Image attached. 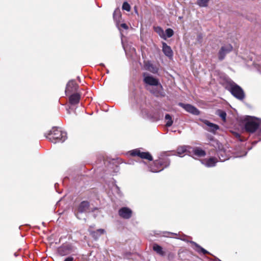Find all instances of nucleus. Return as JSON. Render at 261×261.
Listing matches in <instances>:
<instances>
[{
    "mask_svg": "<svg viewBox=\"0 0 261 261\" xmlns=\"http://www.w3.org/2000/svg\"><path fill=\"white\" fill-rule=\"evenodd\" d=\"M165 119L167 120L166 126L167 127L171 126L173 124V120L172 119V117L169 114H167L165 115Z\"/></svg>",
    "mask_w": 261,
    "mask_h": 261,
    "instance_id": "26",
    "label": "nucleus"
},
{
    "mask_svg": "<svg viewBox=\"0 0 261 261\" xmlns=\"http://www.w3.org/2000/svg\"><path fill=\"white\" fill-rule=\"evenodd\" d=\"M105 230L103 229H98L96 231H92L90 232V235L94 239L97 240L101 234H103Z\"/></svg>",
    "mask_w": 261,
    "mask_h": 261,
    "instance_id": "21",
    "label": "nucleus"
},
{
    "mask_svg": "<svg viewBox=\"0 0 261 261\" xmlns=\"http://www.w3.org/2000/svg\"><path fill=\"white\" fill-rule=\"evenodd\" d=\"M78 88V85L74 81H69L67 83L66 87L65 93L66 95H68L72 92H76Z\"/></svg>",
    "mask_w": 261,
    "mask_h": 261,
    "instance_id": "14",
    "label": "nucleus"
},
{
    "mask_svg": "<svg viewBox=\"0 0 261 261\" xmlns=\"http://www.w3.org/2000/svg\"><path fill=\"white\" fill-rule=\"evenodd\" d=\"M122 8L123 10L127 12H129L130 10V6L129 4L126 2H125L123 3Z\"/></svg>",
    "mask_w": 261,
    "mask_h": 261,
    "instance_id": "28",
    "label": "nucleus"
},
{
    "mask_svg": "<svg viewBox=\"0 0 261 261\" xmlns=\"http://www.w3.org/2000/svg\"><path fill=\"white\" fill-rule=\"evenodd\" d=\"M217 162V160L216 158L211 157L208 159H204L203 160V164H204L207 167H211L215 166Z\"/></svg>",
    "mask_w": 261,
    "mask_h": 261,
    "instance_id": "18",
    "label": "nucleus"
},
{
    "mask_svg": "<svg viewBox=\"0 0 261 261\" xmlns=\"http://www.w3.org/2000/svg\"><path fill=\"white\" fill-rule=\"evenodd\" d=\"M178 106L191 114L195 115H199L200 114V111L196 107L190 104H185L179 102Z\"/></svg>",
    "mask_w": 261,
    "mask_h": 261,
    "instance_id": "10",
    "label": "nucleus"
},
{
    "mask_svg": "<svg viewBox=\"0 0 261 261\" xmlns=\"http://www.w3.org/2000/svg\"><path fill=\"white\" fill-rule=\"evenodd\" d=\"M81 95L79 93H74L69 96V101L71 105H75L79 103Z\"/></svg>",
    "mask_w": 261,
    "mask_h": 261,
    "instance_id": "16",
    "label": "nucleus"
},
{
    "mask_svg": "<svg viewBox=\"0 0 261 261\" xmlns=\"http://www.w3.org/2000/svg\"><path fill=\"white\" fill-rule=\"evenodd\" d=\"M203 122L207 126V127L205 129L211 133L215 134L216 132L219 129V125L210 122L209 121L207 120H204Z\"/></svg>",
    "mask_w": 261,
    "mask_h": 261,
    "instance_id": "15",
    "label": "nucleus"
},
{
    "mask_svg": "<svg viewBox=\"0 0 261 261\" xmlns=\"http://www.w3.org/2000/svg\"><path fill=\"white\" fill-rule=\"evenodd\" d=\"M229 91L238 99L242 100L245 98V95L243 90L236 83L233 85Z\"/></svg>",
    "mask_w": 261,
    "mask_h": 261,
    "instance_id": "4",
    "label": "nucleus"
},
{
    "mask_svg": "<svg viewBox=\"0 0 261 261\" xmlns=\"http://www.w3.org/2000/svg\"><path fill=\"white\" fill-rule=\"evenodd\" d=\"M166 34L168 38L172 37L174 34V32L172 29L168 28L166 30Z\"/></svg>",
    "mask_w": 261,
    "mask_h": 261,
    "instance_id": "29",
    "label": "nucleus"
},
{
    "mask_svg": "<svg viewBox=\"0 0 261 261\" xmlns=\"http://www.w3.org/2000/svg\"><path fill=\"white\" fill-rule=\"evenodd\" d=\"M146 73L143 74L144 79L143 82L144 83L150 86H158L160 84L158 79L154 78L151 75H145Z\"/></svg>",
    "mask_w": 261,
    "mask_h": 261,
    "instance_id": "11",
    "label": "nucleus"
},
{
    "mask_svg": "<svg viewBox=\"0 0 261 261\" xmlns=\"http://www.w3.org/2000/svg\"><path fill=\"white\" fill-rule=\"evenodd\" d=\"M259 136H261V127L260 128L259 132Z\"/></svg>",
    "mask_w": 261,
    "mask_h": 261,
    "instance_id": "34",
    "label": "nucleus"
},
{
    "mask_svg": "<svg viewBox=\"0 0 261 261\" xmlns=\"http://www.w3.org/2000/svg\"><path fill=\"white\" fill-rule=\"evenodd\" d=\"M120 26H121V28H122L123 29H125V30H127L128 28L127 25L126 23H121L120 24Z\"/></svg>",
    "mask_w": 261,
    "mask_h": 261,
    "instance_id": "32",
    "label": "nucleus"
},
{
    "mask_svg": "<svg viewBox=\"0 0 261 261\" xmlns=\"http://www.w3.org/2000/svg\"><path fill=\"white\" fill-rule=\"evenodd\" d=\"M73 257L71 256L65 258L64 261H73Z\"/></svg>",
    "mask_w": 261,
    "mask_h": 261,
    "instance_id": "33",
    "label": "nucleus"
},
{
    "mask_svg": "<svg viewBox=\"0 0 261 261\" xmlns=\"http://www.w3.org/2000/svg\"><path fill=\"white\" fill-rule=\"evenodd\" d=\"M121 16V12L119 9H116L113 13V18L117 21H119Z\"/></svg>",
    "mask_w": 261,
    "mask_h": 261,
    "instance_id": "27",
    "label": "nucleus"
},
{
    "mask_svg": "<svg viewBox=\"0 0 261 261\" xmlns=\"http://www.w3.org/2000/svg\"><path fill=\"white\" fill-rule=\"evenodd\" d=\"M193 154L198 157H203L206 155L205 151L199 147L193 149Z\"/></svg>",
    "mask_w": 261,
    "mask_h": 261,
    "instance_id": "22",
    "label": "nucleus"
},
{
    "mask_svg": "<svg viewBox=\"0 0 261 261\" xmlns=\"http://www.w3.org/2000/svg\"><path fill=\"white\" fill-rule=\"evenodd\" d=\"M244 122L245 129L248 133H253L259 128V122L251 117L246 118Z\"/></svg>",
    "mask_w": 261,
    "mask_h": 261,
    "instance_id": "3",
    "label": "nucleus"
},
{
    "mask_svg": "<svg viewBox=\"0 0 261 261\" xmlns=\"http://www.w3.org/2000/svg\"><path fill=\"white\" fill-rule=\"evenodd\" d=\"M220 84L223 86L226 90L229 91L235 83L229 77L223 76L220 77Z\"/></svg>",
    "mask_w": 261,
    "mask_h": 261,
    "instance_id": "9",
    "label": "nucleus"
},
{
    "mask_svg": "<svg viewBox=\"0 0 261 261\" xmlns=\"http://www.w3.org/2000/svg\"><path fill=\"white\" fill-rule=\"evenodd\" d=\"M130 154L133 156H139L142 159L148 161H152L153 158L149 152H142L139 149H136L130 151Z\"/></svg>",
    "mask_w": 261,
    "mask_h": 261,
    "instance_id": "5",
    "label": "nucleus"
},
{
    "mask_svg": "<svg viewBox=\"0 0 261 261\" xmlns=\"http://www.w3.org/2000/svg\"><path fill=\"white\" fill-rule=\"evenodd\" d=\"M170 164V160L167 157L160 158L150 165L149 170L152 172H158L168 167Z\"/></svg>",
    "mask_w": 261,
    "mask_h": 261,
    "instance_id": "2",
    "label": "nucleus"
},
{
    "mask_svg": "<svg viewBox=\"0 0 261 261\" xmlns=\"http://www.w3.org/2000/svg\"><path fill=\"white\" fill-rule=\"evenodd\" d=\"M133 214L132 211L127 207H123L119 209L118 211L119 215L122 218L128 219L132 217Z\"/></svg>",
    "mask_w": 261,
    "mask_h": 261,
    "instance_id": "12",
    "label": "nucleus"
},
{
    "mask_svg": "<svg viewBox=\"0 0 261 261\" xmlns=\"http://www.w3.org/2000/svg\"><path fill=\"white\" fill-rule=\"evenodd\" d=\"M233 49V47L231 44H227L222 46L218 52V59L222 61L224 59L225 56L231 52Z\"/></svg>",
    "mask_w": 261,
    "mask_h": 261,
    "instance_id": "8",
    "label": "nucleus"
},
{
    "mask_svg": "<svg viewBox=\"0 0 261 261\" xmlns=\"http://www.w3.org/2000/svg\"><path fill=\"white\" fill-rule=\"evenodd\" d=\"M154 31L162 38L166 39V36L164 33V30L160 27H154Z\"/></svg>",
    "mask_w": 261,
    "mask_h": 261,
    "instance_id": "23",
    "label": "nucleus"
},
{
    "mask_svg": "<svg viewBox=\"0 0 261 261\" xmlns=\"http://www.w3.org/2000/svg\"><path fill=\"white\" fill-rule=\"evenodd\" d=\"M90 207V202L87 200L82 201L76 207L75 214L77 217L79 213H85L89 212Z\"/></svg>",
    "mask_w": 261,
    "mask_h": 261,
    "instance_id": "6",
    "label": "nucleus"
},
{
    "mask_svg": "<svg viewBox=\"0 0 261 261\" xmlns=\"http://www.w3.org/2000/svg\"><path fill=\"white\" fill-rule=\"evenodd\" d=\"M147 69L152 73L157 72V69L154 67L152 64H149L147 67Z\"/></svg>",
    "mask_w": 261,
    "mask_h": 261,
    "instance_id": "31",
    "label": "nucleus"
},
{
    "mask_svg": "<svg viewBox=\"0 0 261 261\" xmlns=\"http://www.w3.org/2000/svg\"><path fill=\"white\" fill-rule=\"evenodd\" d=\"M219 115L222 118V119L225 121L226 120V113L223 111L219 110Z\"/></svg>",
    "mask_w": 261,
    "mask_h": 261,
    "instance_id": "30",
    "label": "nucleus"
},
{
    "mask_svg": "<svg viewBox=\"0 0 261 261\" xmlns=\"http://www.w3.org/2000/svg\"><path fill=\"white\" fill-rule=\"evenodd\" d=\"M222 161H225V159H223V160H221Z\"/></svg>",
    "mask_w": 261,
    "mask_h": 261,
    "instance_id": "35",
    "label": "nucleus"
},
{
    "mask_svg": "<svg viewBox=\"0 0 261 261\" xmlns=\"http://www.w3.org/2000/svg\"><path fill=\"white\" fill-rule=\"evenodd\" d=\"M152 249L154 251L159 255L163 256L165 255V252L163 250L162 247L158 244L154 243L153 245Z\"/></svg>",
    "mask_w": 261,
    "mask_h": 261,
    "instance_id": "20",
    "label": "nucleus"
},
{
    "mask_svg": "<svg viewBox=\"0 0 261 261\" xmlns=\"http://www.w3.org/2000/svg\"><path fill=\"white\" fill-rule=\"evenodd\" d=\"M210 0H197V4L200 7H206L208 6Z\"/></svg>",
    "mask_w": 261,
    "mask_h": 261,
    "instance_id": "25",
    "label": "nucleus"
},
{
    "mask_svg": "<svg viewBox=\"0 0 261 261\" xmlns=\"http://www.w3.org/2000/svg\"><path fill=\"white\" fill-rule=\"evenodd\" d=\"M157 87L152 88L149 91L151 93L153 94L155 97H163L165 96V94L164 92L163 86L160 84Z\"/></svg>",
    "mask_w": 261,
    "mask_h": 261,
    "instance_id": "13",
    "label": "nucleus"
},
{
    "mask_svg": "<svg viewBox=\"0 0 261 261\" xmlns=\"http://www.w3.org/2000/svg\"><path fill=\"white\" fill-rule=\"evenodd\" d=\"M187 147L186 146H179L177 147L176 149L177 154L180 156H184L187 151Z\"/></svg>",
    "mask_w": 261,
    "mask_h": 261,
    "instance_id": "24",
    "label": "nucleus"
},
{
    "mask_svg": "<svg viewBox=\"0 0 261 261\" xmlns=\"http://www.w3.org/2000/svg\"><path fill=\"white\" fill-rule=\"evenodd\" d=\"M192 243L194 245V250L199 253H202L203 254H209L210 253L207 250L203 248L199 245L194 242H192Z\"/></svg>",
    "mask_w": 261,
    "mask_h": 261,
    "instance_id": "19",
    "label": "nucleus"
},
{
    "mask_svg": "<svg viewBox=\"0 0 261 261\" xmlns=\"http://www.w3.org/2000/svg\"><path fill=\"white\" fill-rule=\"evenodd\" d=\"M73 250V247L71 244H63L58 248V253L61 256H65Z\"/></svg>",
    "mask_w": 261,
    "mask_h": 261,
    "instance_id": "7",
    "label": "nucleus"
},
{
    "mask_svg": "<svg viewBox=\"0 0 261 261\" xmlns=\"http://www.w3.org/2000/svg\"><path fill=\"white\" fill-rule=\"evenodd\" d=\"M162 50L164 54L169 58H171L173 56V51L170 46L164 42L162 43Z\"/></svg>",
    "mask_w": 261,
    "mask_h": 261,
    "instance_id": "17",
    "label": "nucleus"
},
{
    "mask_svg": "<svg viewBox=\"0 0 261 261\" xmlns=\"http://www.w3.org/2000/svg\"><path fill=\"white\" fill-rule=\"evenodd\" d=\"M45 137L54 143L63 142L67 138L66 133L61 131L57 127H53L47 135H45Z\"/></svg>",
    "mask_w": 261,
    "mask_h": 261,
    "instance_id": "1",
    "label": "nucleus"
}]
</instances>
